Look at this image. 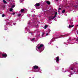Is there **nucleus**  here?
<instances>
[{
    "mask_svg": "<svg viewBox=\"0 0 78 78\" xmlns=\"http://www.w3.org/2000/svg\"><path fill=\"white\" fill-rule=\"evenodd\" d=\"M37 48L38 49L39 48H43V50L44 49V44H38L36 46Z\"/></svg>",
    "mask_w": 78,
    "mask_h": 78,
    "instance_id": "1",
    "label": "nucleus"
},
{
    "mask_svg": "<svg viewBox=\"0 0 78 78\" xmlns=\"http://www.w3.org/2000/svg\"><path fill=\"white\" fill-rule=\"evenodd\" d=\"M34 69V72H39L38 70V67L37 66H33Z\"/></svg>",
    "mask_w": 78,
    "mask_h": 78,
    "instance_id": "2",
    "label": "nucleus"
},
{
    "mask_svg": "<svg viewBox=\"0 0 78 78\" xmlns=\"http://www.w3.org/2000/svg\"><path fill=\"white\" fill-rule=\"evenodd\" d=\"M35 6L36 9H39V8H38L37 7L40 6V4L39 3H36L34 5Z\"/></svg>",
    "mask_w": 78,
    "mask_h": 78,
    "instance_id": "3",
    "label": "nucleus"
},
{
    "mask_svg": "<svg viewBox=\"0 0 78 78\" xmlns=\"http://www.w3.org/2000/svg\"><path fill=\"white\" fill-rule=\"evenodd\" d=\"M59 58L58 57H57L55 58L56 61L57 62H58L59 61Z\"/></svg>",
    "mask_w": 78,
    "mask_h": 78,
    "instance_id": "4",
    "label": "nucleus"
},
{
    "mask_svg": "<svg viewBox=\"0 0 78 78\" xmlns=\"http://www.w3.org/2000/svg\"><path fill=\"white\" fill-rule=\"evenodd\" d=\"M56 15H57V12H55V16H54V17H51V19H55V17H56Z\"/></svg>",
    "mask_w": 78,
    "mask_h": 78,
    "instance_id": "5",
    "label": "nucleus"
},
{
    "mask_svg": "<svg viewBox=\"0 0 78 78\" xmlns=\"http://www.w3.org/2000/svg\"><path fill=\"white\" fill-rule=\"evenodd\" d=\"M74 25H72V26H70V25H69V28H72V27H73Z\"/></svg>",
    "mask_w": 78,
    "mask_h": 78,
    "instance_id": "6",
    "label": "nucleus"
},
{
    "mask_svg": "<svg viewBox=\"0 0 78 78\" xmlns=\"http://www.w3.org/2000/svg\"><path fill=\"white\" fill-rule=\"evenodd\" d=\"M12 6H11V8H14V7H15V4H14V3H13L12 4Z\"/></svg>",
    "mask_w": 78,
    "mask_h": 78,
    "instance_id": "7",
    "label": "nucleus"
},
{
    "mask_svg": "<svg viewBox=\"0 0 78 78\" xmlns=\"http://www.w3.org/2000/svg\"><path fill=\"white\" fill-rule=\"evenodd\" d=\"M2 56L5 57V58H6V56H7V55L6 54H4L2 55Z\"/></svg>",
    "mask_w": 78,
    "mask_h": 78,
    "instance_id": "8",
    "label": "nucleus"
},
{
    "mask_svg": "<svg viewBox=\"0 0 78 78\" xmlns=\"http://www.w3.org/2000/svg\"><path fill=\"white\" fill-rule=\"evenodd\" d=\"M46 3L47 4H48V5H50V2H49V1H47L46 2Z\"/></svg>",
    "mask_w": 78,
    "mask_h": 78,
    "instance_id": "9",
    "label": "nucleus"
},
{
    "mask_svg": "<svg viewBox=\"0 0 78 78\" xmlns=\"http://www.w3.org/2000/svg\"><path fill=\"white\" fill-rule=\"evenodd\" d=\"M24 1V0H20V2L21 3H23V2Z\"/></svg>",
    "mask_w": 78,
    "mask_h": 78,
    "instance_id": "10",
    "label": "nucleus"
},
{
    "mask_svg": "<svg viewBox=\"0 0 78 78\" xmlns=\"http://www.w3.org/2000/svg\"><path fill=\"white\" fill-rule=\"evenodd\" d=\"M48 27V26L46 25H45V27H44V29H46Z\"/></svg>",
    "mask_w": 78,
    "mask_h": 78,
    "instance_id": "11",
    "label": "nucleus"
},
{
    "mask_svg": "<svg viewBox=\"0 0 78 78\" xmlns=\"http://www.w3.org/2000/svg\"><path fill=\"white\" fill-rule=\"evenodd\" d=\"M24 11V9H22L21 10V12H23Z\"/></svg>",
    "mask_w": 78,
    "mask_h": 78,
    "instance_id": "12",
    "label": "nucleus"
},
{
    "mask_svg": "<svg viewBox=\"0 0 78 78\" xmlns=\"http://www.w3.org/2000/svg\"><path fill=\"white\" fill-rule=\"evenodd\" d=\"M3 2L4 3H6V1L5 0H3Z\"/></svg>",
    "mask_w": 78,
    "mask_h": 78,
    "instance_id": "13",
    "label": "nucleus"
},
{
    "mask_svg": "<svg viewBox=\"0 0 78 78\" xmlns=\"http://www.w3.org/2000/svg\"><path fill=\"white\" fill-rule=\"evenodd\" d=\"M35 40V38H33L31 40V41H34Z\"/></svg>",
    "mask_w": 78,
    "mask_h": 78,
    "instance_id": "14",
    "label": "nucleus"
},
{
    "mask_svg": "<svg viewBox=\"0 0 78 78\" xmlns=\"http://www.w3.org/2000/svg\"><path fill=\"white\" fill-rule=\"evenodd\" d=\"M13 9H10V11H12Z\"/></svg>",
    "mask_w": 78,
    "mask_h": 78,
    "instance_id": "15",
    "label": "nucleus"
},
{
    "mask_svg": "<svg viewBox=\"0 0 78 78\" xmlns=\"http://www.w3.org/2000/svg\"><path fill=\"white\" fill-rule=\"evenodd\" d=\"M2 17H5V15H4V14H3L2 15Z\"/></svg>",
    "mask_w": 78,
    "mask_h": 78,
    "instance_id": "16",
    "label": "nucleus"
},
{
    "mask_svg": "<svg viewBox=\"0 0 78 78\" xmlns=\"http://www.w3.org/2000/svg\"><path fill=\"white\" fill-rule=\"evenodd\" d=\"M65 12V10H63L62 11V13H64Z\"/></svg>",
    "mask_w": 78,
    "mask_h": 78,
    "instance_id": "17",
    "label": "nucleus"
},
{
    "mask_svg": "<svg viewBox=\"0 0 78 78\" xmlns=\"http://www.w3.org/2000/svg\"><path fill=\"white\" fill-rule=\"evenodd\" d=\"M21 15V14H19L18 15V16H20Z\"/></svg>",
    "mask_w": 78,
    "mask_h": 78,
    "instance_id": "18",
    "label": "nucleus"
},
{
    "mask_svg": "<svg viewBox=\"0 0 78 78\" xmlns=\"http://www.w3.org/2000/svg\"><path fill=\"white\" fill-rule=\"evenodd\" d=\"M44 33H43L42 35V37H43V36L44 35Z\"/></svg>",
    "mask_w": 78,
    "mask_h": 78,
    "instance_id": "19",
    "label": "nucleus"
},
{
    "mask_svg": "<svg viewBox=\"0 0 78 78\" xmlns=\"http://www.w3.org/2000/svg\"><path fill=\"white\" fill-rule=\"evenodd\" d=\"M46 36H48V33H47L46 34Z\"/></svg>",
    "mask_w": 78,
    "mask_h": 78,
    "instance_id": "20",
    "label": "nucleus"
},
{
    "mask_svg": "<svg viewBox=\"0 0 78 78\" xmlns=\"http://www.w3.org/2000/svg\"><path fill=\"white\" fill-rule=\"evenodd\" d=\"M13 25H16V23H13Z\"/></svg>",
    "mask_w": 78,
    "mask_h": 78,
    "instance_id": "21",
    "label": "nucleus"
},
{
    "mask_svg": "<svg viewBox=\"0 0 78 78\" xmlns=\"http://www.w3.org/2000/svg\"><path fill=\"white\" fill-rule=\"evenodd\" d=\"M12 14H13V15H14L15 13H12Z\"/></svg>",
    "mask_w": 78,
    "mask_h": 78,
    "instance_id": "22",
    "label": "nucleus"
},
{
    "mask_svg": "<svg viewBox=\"0 0 78 78\" xmlns=\"http://www.w3.org/2000/svg\"><path fill=\"white\" fill-rule=\"evenodd\" d=\"M42 48V51H43V50H43V48Z\"/></svg>",
    "mask_w": 78,
    "mask_h": 78,
    "instance_id": "23",
    "label": "nucleus"
},
{
    "mask_svg": "<svg viewBox=\"0 0 78 78\" xmlns=\"http://www.w3.org/2000/svg\"><path fill=\"white\" fill-rule=\"evenodd\" d=\"M42 48V51H43V50H43V48Z\"/></svg>",
    "mask_w": 78,
    "mask_h": 78,
    "instance_id": "24",
    "label": "nucleus"
},
{
    "mask_svg": "<svg viewBox=\"0 0 78 78\" xmlns=\"http://www.w3.org/2000/svg\"><path fill=\"white\" fill-rule=\"evenodd\" d=\"M71 69V70H73V68H72Z\"/></svg>",
    "mask_w": 78,
    "mask_h": 78,
    "instance_id": "25",
    "label": "nucleus"
},
{
    "mask_svg": "<svg viewBox=\"0 0 78 78\" xmlns=\"http://www.w3.org/2000/svg\"><path fill=\"white\" fill-rule=\"evenodd\" d=\"M61 9V8H59V9H58L60 10V9Z\"/></svg>",
    "mask_w": 78,
    "mask_h": 78,
    "instance_id": "26",
    "label": "nucleus"
},
{
    "mask_svg": "<svg viewBox=\"0 0 78 78\" xmlns=\"http://www.w3.org/2000/svg\"><path fill=\"white\" fill-rule=\"evenodd\" d=\"M48 44H51V43H48Z\"/></svg>",
    "mask_w": 78,
    "mask_h": 78,
    "instance_id": "27",
    "label": "nucleus"
},
{
    "mask_svg": "<svg viewBox=\"0 0 78 78\" xmlns=\"http://www.w3.org/2000/svg\"><path fill=\"white\" fill-rule=\"evenodd\" d=\"M39 52H40L41 51H39Z\"/></svg>",
    "mask_w": 78,
    "mask_h": 78,
    "instance_id": "28",
    "label": "nucleus"
},
{
    "mask_svg": "<svg viewBox=\"0 0 78 78\" xmlns=\"http://www.w3.org/2000/svg\"><path fill=\"white\" fill-rule=\"evenodd\" d=\"M5 30H6V29H5Z\"/></svg>",
    "mask_w": 78,
    "mask_h": 78,
    "instance_id": "29",
    "label": "nucleus"
},
{
    "mask_svg": "<svg viewBox=\"0 0 78 78\" xmlns=\"http://www.w3.org/2000/svg\"><path fill=\"white\" fill-rule=\"evenodd\" d=\"M9 0V1L10 0Z\"/></svg>",
    "mask_w": 78,
    "mask_h": 78,
    "instance_id": "30",
    "label": "nucleus"
},
{
    "mask_svg": "<svg viewBox=\"0 0 78 78\" xmlns=\"http://www.w3.org/2000/svg\"><path fill=\"white\" fill-rule=\"evenodd\" d=\"M77 26H78V25H77Z\"/></svg>",
    "mask_w": 78,
    "mask_h": 78,
    "instance_id": "31",
    "label": "nucleus"
},
{
    "mask_svg": "<svg viewBox=\"0 0 78 78\" xmlns=\"http://www.w3.org/2000/svg\"><path fill=\"white\" fill-rule=\"evenodd\" d=\"M57 0V1H58V0Z\"/></svg>",
    "mask_w": 78,
    "mask_h": 78,
    "instance_id": "32",
    "label": "nucleus"
}]
</instances>
